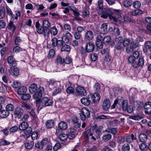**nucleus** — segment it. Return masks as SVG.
Instances as JSON below:
<instances>
[{
    "mask_svg": "<svg viewBox=\"0 0 151 151\" xmlns=\"http://www.w3.org/2000/svg\"><path fill=\"white\" fill-rule=\"evenodd\" d=\"M114 11V17H115L116 19L114 22H116L118 20V21L122 22H124L125 21V17L123 16H122L121 14V11L120 10L113 9Z\"/></svg>",
    "mask_w": 151,
    "mask_h": 151,
    "instance_id": "nucleus-1",
    "label": "nucleus"
},
{
    "mask_svg": "<svg viewBox=\"0 0 151 151\" xmlns=\"http://www.w3.org/2000/svg\"><path fill=\"white\" fill-rule=\"evenodd\" d=\"M44 91V88L43 87H40L38 89L37 91L33 95V98L35 99H37L36 102H39L41 100L40 99Z\"/></svg>",
    "mask_w": 151,
    "mask_h": 151,
    "instance_id": "nucleus-2",
    "label": "nucleus"
},
{
    "mask_svg": "<svg viewBox=\"0 0 151 151\" xmlns=\"http://www.w3.org/2000/svg\"><path fill=\"white\" fill-rule=\"evenodd\" d=\"M114 13L113 9L112 10H108L106 13L101 14V17L104 19H106L108 17L110 20L115 21L116 19L115 17H114Z\"/></svg>",
    "mask_w": 151,
    "mask_h": 151,
    "instance_id": "nucleus-3",
    "label": "nucleus"
},
{
    "mask_svg": "<svg viewBox=\"0 0 151 151\" xmlns=\"http://www.w3.org/2000/svg\"><path fill=\"white\" fill-rule=\"evenodd\" d=\"M75 95H76L85 96L87 94L86 90L83 87L78 86L76 88Z\"/></svg>",
    "mask_w": 151,
    "mask_h": 151,
    "instance_id": "nucleus-4",
    "label": "nucleus"
},
{
    "mask_svg": "<svg viewBox=\"0 0 151 151\" xmlns=\"http://www.w3.org/2000/svg\"><path fill=\"white\" fill-rule=\"evenodd\" d=\"M23 109L20 107L16 108L14 111V117L18 119L20 118L23 114Z\"/></svg>",
    "mask_w": 151,
    "mask_h": 151,
    "instance_id": "nucleus-5",
    "label": "nucleus"
},
{
    "mask_svg": "<svg viewBox=\"0 0 151 151\" xmlns=\"http://www.w3.org/2000/svg\"><path fill=\"white\" fill-rule=\"evenodd\" d=\"M39 102L43 106H49L53 103L52 101L51 100L49 99L47 97L43 98Z\"/></svg>",
    "mask_w": 151,
    "mask_h": 151,
    "instance_id": "nucleus-6",
    "label": "nucleus"
},
{
    "mask_svg": "<svg viewBox=\"0 0 151 151\" xmlns=\"http://www.w3.org/2000/svg\"><path fill=\"white\" fill-rule=\"evenodd\" d=\"M144 60L142 58H139L138 61H137L136 60L132 64V66L134 68H137L139 67H142L144 64Z\"/></svg>",
    "mask_w": 151,
    "mask_h": 151,
    "instance_id": "nucleus-7",
    "label": "nucleus"
},
{
    "mask_svg": "<svg viewBox=\"0 0 151 151\" xmlns=\"http://www.w3.org/2000/svg\"><path fill=\"white\" fill-rule=\"evenodd\" d=\"M94 45L92 42H89L86 43V50L87 52H92L94 49Z\"/></svg>",
    "mask_w": 151,
    "mask_h": 151,
    "instance_id": "nucleus-8",
    "label": "nucleus"
},
{
    "mask_svg": "<svg viewBox=\"0 0 151 151\" xmlns=\"http://www.w3.org/2000/svg\"><path fill=\"white\" fill-rule=\"evenodd\" d=\"M36 30L37 32L40 34H41L44 33L45 36H48L49 35V31H48V29H45L43 27L37 28Z\"/></svg>",
    "mask_w": 151,
    "mask_h": 151,
    "instance_id": "nucleus-9",
    "label": "nucleus"
},
{
    "mask_svg": "<svg viewBox=\"0 0 151 151\" xmlns=\"http://www.w3.org/2000/svg\"><path fill=\"white\" fill-rule=\"evenodd\" d=\"M9 71L10 74L14 76H17L19 74V71L17 68L11 67Z\"/></svg>",
    "mask_w": 151,
    "mask_h": 151,
    "instance_id": "nucleus-10",
    "label": "nucleus"
},
{
    "mask_svg": "<svg viewBox=\"0 0 151 151\" xmlns=\"http://www.w3.org/2000/svg\"><path fill=\"white\" fill-rule=\"evenodd\" d=\"M111 105V103L110 100L108 99H106L104 100L102 108L104 110H106L109 109Z\"/></svg>",
    "mask_w": 151,
    "mask_h": 151,
    "instance_id": "nucleus-11",
    "label": "nucleus"
},
{
    "mask_svg": "<svg viewBox=\"0 0 151 151\" xmlns=\"http://www.w3.org/2000/svg\"><path fill=\"white\" fill-rule=\"evenodd\" d=\"M145 111L146 114H149L151 113V102H147L145 105Z\"/></svg>",
    "mask_w": 151,
    "mask_h": 151,
    "instance_id": "nucleus-12",
    "label": "nucleus"
},
{
    "mask_svg": "<svg viewBox=\"0 0 151 151\" xmlns=\"http://www.w3.org/2000/svg\"><path fill=\"white\" fill-rule=\"evenodd\" d=\"M92 101L93 103H98L100 99V96L99 94L97 93L91 95Z\"/></svg>",
    "mask_w": 151,
    "mask_h": 151,
    "instance_id": "nucleus-13",
    "label": "nucleus"
},
{
    "mask_svg": "<svg viewBox=\"0 0 151 151\" xmlns=\"http://www.w3.org/2000/svg\"><path fill=\"white\" fill-rule=\"evenodd\" d=\"M59 83L58 81L55 80L53 79H49L47 81V85L49 89L52 90L51 88L53 87V86L55 84H56L57 83Z\"/></svg>",
    "mask_w": 151,
    "mask_h": 151,
    "instance_id": "nucleus-14",
    "label": "nucleus"
},
{
    "mask_svg": "<svg viewBox=\"0 0 151 151\" xmlns=\"http://www.w3.org/2000/svg\"><path fill=\"white\" fill-rule=\"evenodd\" d=\"M72 36L71 34L70 33L68 32L64 34L62 36V39L65 43L68 42L69 40L71 38Z\"/></svg>",
    "mask_w": 151,
    "mask_h": 151,
    "instance_id": "nucleus-15",
    "label": "nucleus"
},
{
    "mask_svg": "<svg viewBox=\"0 0 151 151\" xmlns=\"http://www.w3.org/2000/svg\"><path fill=\"white\" fill-rule=\"evenodd\" d=\"M24 130V134L22 135V137L25 138L29 137L32 131V128L30 127H27Z\"/></svg>",
    "mask_w": 151,
    "mask_h": 151,
    "instance_id": "nucleus-16",
    "label": "nucleus"
},
{
    "mask_svg": "<svg viewBox=\"0 0 151 151\" xmlns=\"http://www.w3.org/2000/svg\"><path fill=\"white\" fill-rule=\"evenodd\" d=\"M76 135V130L73 128H71L68 136L69 139H72L75 137Z\"/></svg>",
    "mask_w": 151,
    "mask_h": 151,
    "instance_id": "nucleus-17",
    "label": "nucleus"
},
{
    "mask_svg": "<svg viewBox=\"0 0 151 151\" xmlns=\"http://www.w3.org/2000/svg\"><path fill=\"white\" fill-rule=\"evenodd\" d=\"M7 62L10 66L14 67L17 65V63L12 56L9 57L7 59Z\"/></svg>",
    "mask_w": 151,
    "mask_h": 151,
    "instance_id": "nucleus-18",
    "label": "nucleus"
},
{
    "mask_svg": "<svg viewBox=\"0 0 151 151\" xmlns=\"http://www.w3.org/2000/svg\"><path fill=\"white\" fill-rule=\"evenodd\" d=\"M83 135L85 140L88 141L89 137L93 135V134L91 132V129H89L83 132Z\"/></svg>",
    "mask_w": 151,
    "mask_h": 151,
    "instance_id": "nucleus-19",
    "label": "nucleus"
},
{
    "mask_svg": "<svg viewBox=\"0 0 151 151\" xmlns=\"http://www.w3.org/2000/svg\"><path fill=\"white\" fill-rule=\"evenodd\" d=\"M72 122L75 128H78L81 127V124L79 121V119L76 117L73 118Z\"/></svg>",
    "mask_w": 151,
    "mask_h": 151,
    "instance_id": "nucleus-20",
    "label": "nucleus"
},
{
    "mask_svg": "<svg viewBox=\"0 0 151 151\" xmlns=\"http://www.w3.org/2000/svg\"><path fill=\"white\" fill-rule=\"evenodd\" d=\"M37 89V85L33 83L30 85L29 87V91L30 93H34Z\"/></svg>",
    "mask_w": 151,
    "mask_h": 151,
    "instance_id": "nucleus-21",
    "label": "nucleus"
},
{
    "mask_svg": "<svg viewBox=\"0 0 151 151\" xmlns=\"http://www.w3.org/2000/svg\"><path fill=\"white\" fill-rule=\"evenodd\" d=\"M92 129L97 134L99 135L102 131V127L100 126L98 127L96 125H95L93 127Z\"/></svg>",
    "mask_w": 151,
    "mask_h": 151,
    "instance_id": "nucleus-22",
    "label": "nucleus"
},
{
    "mask_svg": "<svg viewBox=\"0 0 151 151\" xmlns=\"http://www.w3.org/2000/svg\"><path fill=\"white\" fill-rule=\"evenodd\" d=\"M85 38L88 40H92L93 38V35L92 32L91 31H87L85 35Z\"/></svg>",
    "mask_w": 151,
    "mask_h": 151,
    "instance_id": "nucleus-23",
    "label": "nucleus"
},
{
    "mask_svg": "<svg viewBox=\"0 0 151 151\" xmlns=\"http://www.w3.org/2000/svg\"><path fill=\"white\" fill-rule=\"evenodd\" d=\"M9 114V111L6 110H3L0 111V117L5 118L8 116Z\"/></svg>",
    "mask_w": 151,
    "mask_h": 151,
    "instance_id": "nucleus-24",
    "label": "nucleus"
},
{
    "mask_svg": "<svg viewBox=\"0 0 151 151\" xmlns=\"http://www.w3.org/2000/svg\"><path fill=\"white\" fill-rule=\"evenodd\" d=\"M34 145V142L33 141H28L25 144V148L27 149H31Z\"/></svg>",
    "mask_w": 151,
    "mask_h": 151,
    "instance_id": "nucleus-25",
    "label": "nucleus"
},
{
    "mask_svg": "<svg viewBox=\"0 0 151 151\" xmlns=\"http://www.w3.org/2000/svg\"><path fill=\"white\" fill-rule=\"evenodd\" d=\"M45 124L47 127L48 128H52L54 126V122L52 120H48L46 122Z\"/></svg>",
    "mask_w": 151,
    "mask_h": 151,
    "instance_id": "nucleus-26",
    "label": "nucleus"
},
{
    "mask_svg": "<svg viewBox=\"0 0 151 151\" xmlns=\"http://www.w3.org/2000/svg\"><path fill=\"white\" fill-rule=\"evenodd\" d=\"M59 128L61 130H65L67 128V124L65 122H60L58 124Z\"/></svg>",
    "mask_w": 151,
    "mask_h": 151,
    "instance_id": "nucleus-27",
    "label": "nucleus"
},
{
    "mask_svg": "<svg viewBox=\"0 0 151 151\" xmlns=\"http://www.w3.org/2000/svg\"><path fill=\"white\" fill-rule=\"evenodd\" d=\"M136 137H134L133 134H132L131 135H129L127 136L126 137V141L128 143L132 142L134 140L136 139Z\"/></svg>",
    "mask_w": 151,
    "mask_h": 151,
    "instance_id": "nucleus-28",
    "label": "nucleus"
},
{
    "mask_svg": "<svg viewBox=\"0 0 151 151\" xmlns=\"http://www.w3.org/2000/svg\"><path fill=\"white\" fill-rule=\"evenodd\" d=\"M81 112L87 117H89L90 116L89 110L86 108H83L81 110Z\"/></svg>",
    "mask_w": 151,
    "mask_h": 151,
    "instance_id": "nucleus-29",
    "label": "nucleus"
},
{
    "mask_svg": "<svg viewBox=\"0 0 151 151\" xmlns=\"http://www.w3.org/2000/svg\"><path fill=\"white\" fill-rule=\"evenodd\" d=\"M27 90V89L25 86H22L18 89L17 93L19 95H23L26 92Z\"/></svg>",
    "mask_w": 151,
    "mask_h": 151,
    "instance_id": "nucleus-30",
    "label": "nucleus"
},
{
    "mask_svg": "<svg viewBox=\"0 0 151 151\" xmlns=\"http://www.w3.org/2000/svg\"><path fill=\"white\" fill-rule=\"evenodd\" d=\"M28 127V123L25 122H23L21 123L19 127V129L20 130H24Z\"/></svg>",
    "mask_w": 151,
    "mask_h": 151,
    "instance_id": "nucleus-31",
    "label": "nucleus"
},
{
    "mask_svg": "<svg viewBox=\"0 0 151 151\" xmlns=\"http://www.w3.org/2000/svg\"><path fill=\"white\" fill-rule=\"evenodd\" d=\"M81 102L82 104L86 106H88L90 104L91 101L89 100V98L88 99L83 97L81 99Z\"/></svg>",
    "mask_w": 151,
    "mask_h": 151,
    "instance_id": "nucleus-32",
    "label": "nucleus"
},
{
    "mask_svg": "<svg viewBox=\"0 0 151 151\" xmlns=\"http://www.w3.org/2000/svg\"><path fill=\"white\" fill-rule=\"evenodd\" d=\"M128 103L127 101L126 100H124L122 103V106H119V109L122 108L123 111H125L127 110V107Z\"/></svg>",
    "mask_w": 151,
    "mask_h": 151,
    "instance_id": "nucleus-33",
    "label": "nucleus"
},
{
    "mask_svg": "<svg viewBox=\"0 0 151 151\" xmlns=\"http://www.w3.org/2000/svg\"><path fill=\"white\" fill-rule=\"evenodd\" d=\"M140 140L142 142H145L147 140V136L144 133H141L139 136Z\"/></svg>",
    "mask_w": 151,
    "mask_h": 151,
    "instance_id": "nucleus-34",
    "label": "nucleus"
},
{
    "mask_svg": "<svg viewBox=\"0 0 151 151\" xmlns=\"http://www.w3.org/2000/svg\"><path fill=\"white\" fill-rule=\"evenodd\" d=\"M49 31L51 35L54 36L56 35L58 32L57 28L56 27L54 26L51 27Z\"/></svg>",
    "mask_w": 151,
    "mask_h": 151,
    "instance_id": "nucleus-35",
    "label": "nucleus"
},
{
    "mask_svg": "<svg viewBox=\"0 0 151 151\" xmlns=\"http://www.w3.org/2000/svg\"><path fill=\"white\" fill-rule=\"evenodd\" d=\"M21 105L22 107L28 111H29L31 109V106L29 104L25 102H22Z\"/></svg>",
    "mask_w": 151,
    "mask_h": 151,
    "instance_id": "nucleus-36",
    "label": "nucleus"
},
{
    "mask_svg": "<svg viewBox=\"0 0 151 151\" xmlns=\"http://www.w3.org/2000/svg\"><path fill=\"white\" fill-rule=\"evenodd\" d=\"M8 28L9 29L11 30L12 32H14L16 27L13 22L11 21L9 22L8 26Z\"/></svg>",
    "mask_w": 151,
    "mask_h": 151,
    "instance_id": "nucleus-37",
    "label": "nucleus"
},
{
    "mask_svg": "<svg viewBox=\"0 0 151 151\" xmlns=\"http://www.w3.org/2000/svg\"><path fill=\"white\" fill-rule=\"evenodd\" d=\"M5 8L3 6L0 7V19L3 18L5 16Z\"/></svg>",
    "mask_w": 151,
    "mask_h": 151,
    "instance_id": "nucleus-38",
    "label": "nucleus"
},
{
    "mask_svg": "<svg viewBox=\"0 0 151 151\" xmlns=\"http://www.w3.org/2000/svg\"><path fill=\"white\" fill-rule=\"evenodd\" d=\"M105 131L107 133H111L113 134H116L117 132L116 129L115 128H108Z\"/></svg>",
    "mask_w": 151,
    "mask_h": 151,
    "instance_id": "nucleus-39",
    "label": "nucleus"
},
{
    "mask_svg": "<svg viewBox=\"0 0 151 151\" xmlns=\"http://www.w3.org/2000/svg\"><path fill=\"white\" fill-rule=\"evenodd\" d=\"M70 46L65 44H63L61 49L62 51L68 52L70 50Z\"/></svg>",
    "mask_w": 151,
    "mask_h": 151,
    "instance_id": "nucleus-40",
    "label": "nucleus"
},
{
    "mask_svg": "<svg viewBox=\"0 0 151 151\" xmlns=\"http://www.w3.org/2000/svg\"><path fill=\"white\" fill-rule=\"evenodd\" d=\"M139 44L138 42L135 41H132L130 44V48L132 50H134L137 48L139 46Z\"/></svg>",
    "mask_w": 151,
    "mask_h": 151,
    "instance_id": "nucleus-41",
    "label": "nucleus"
},
{
    "mask_svg": "<svg viewBox=\"0 0 151 151\" xmlns=\"http://www.w3.org/2000/svg\"><path fill=\"white\" fill-rule=\"evenodd\" d=\"M142 13V11L141 9H138L132 11V14L133 16H136L141 14Z\"/></svg>",
    "mask_w": 151,
    "mask_h": 151,
    "instance_id": "nucleus-42",
    "label": "nucleus"
},
{
    "mask_svg": "<svg viewBox=\"0 0 151 151\" xmlns=\"http://www.w3.org/2000/svg\"><path fill=\"white\" fill-rule=\"evenodd\" d=\"M43 26L44 28L47 29L51 26L49 21L47 20H45L43 22Z\"/></svg>",
    "mask_w": 151,
    "mask_h": 151,
    "instance_id": "nucleus-43",
    "label": "nucleus"
},
{
    "mask_svg": "<svg viewBox=\"0 0 151 151\" xmlns=\"http://www.w3.org/2000/svg\"><path fill=\"white\" fill-rule=\"evenodd\" d=\"M31 97V95L29 93L23 94L22 96V99L24 101H26L29 99Z\"/></svg>",
    "mask_w": 151,
    "mask_h": 151,
    "instance_id": "nucleus-44",
    "label": "nucleus"
},
{
    "mask_svg": "<svg viewBox=\"0 0 151 151\" xmlns=\"http://www.w3.org/2000/svg\"><path fill=\"white\" fill-rule=\"evenodd\" d=\"M6 109L8 111H12L14 109V106L13 104H9L6 106Z\"/></svg>",
    "mask_w": 151,
    "mask_h": 151,
    "instance_id": "nucleus-45",
    "label": "nucleus"
},
{
    "mask_svg": "<svg viewBox=\"0 0 151 151\" xmlns=\"http://www.w3.org/2000/svg\"><path fill=\"white\" fill-rule=\"evenodd\" d=\"M107 24L106 23H103L101 27V30L104 32L107 31Z\"/></svg>",
    "mask_w": 151,
    "mask_h": 151,
    "instance_id": "nucleus-46",
    "label": "nucleus"
},
{
    "mask_svg": "<svg viewBox=\"0 0 151 151\" xmlns=\"http://www.w3.org/2000/svg\"><path fill=\"white\" fill-rule=\"evenodd\" d=\"M123 151H129L130 150L129 145L127 143L124 144L122 147Z\"/></svg>",
    "mask_w": 151,
    "mask_h": 151,
    "instance_id": "nucleus-47",
    "label": "nucleus"
},
{
    "mask_svg": "<svg viewBox=\"0 0 151 151\" xmlns=\"http://www.w3.org/2000/svg\"><path fill=\"white\" fill-rule=\"evenodd\" d=\"M132 3V1L131 0H127L124 2L123 4L124 5L125 7H129L130 6Z\"/></svg>",
    "mask_w": 151,
    "mask_h": 151,
    "instance_id": "nucleus-48",
    "label": "nucleus"
},
{
    "mask_svg": "<svg viewBox=\"0 0 151 151\" xmlns=\"http://www.w3.org/2000/svg\"><path fill=\"white\" fill-rule=\"evenodd\" d=\"M55 55V51L53 49H50L49 51L48 57V58H53Z\"/></svg>",
    "mask_w": 151,
    "mask_h": 151,
    "instance_id": "nucleus-49",
    "label": "nucleus"
},
{
    "mask_svg": "<svg viewBox=\"0 0 151 151\" xmlns=\"http://www.w3.org/2000/svg\"><path fill=\"white\" fill-rule=\"evenodd\" d=\"M133 6L134 8L138 9L141 6V4L139 1H137L133 3Z\"/></svg>",
    "mask_w": 151,
    "mask_h": 151,
    "instance_id": "nucleus-50",
    "label": "nucleus"
},
{
    "mask_svg": "<svg viewBox=\"0 0 151 151\" xmlns=\"http://www.w3.org/2000/svg\"><path fill=\"white\" fill-rule=\"evenodd\" d=\"M68 137V135L64 134H63L59 135L60 139L62 141L66 140Z\"/></svg>",
    "mask_w": 151,
    "mask_h": 151,
    "instance_id": "nucleus-51",
    "label": "nucleus"
},
{
    "mask_svg": "<svg viewBox=\"0 0 151 151\" xmlns=\"http://www.w3.org/2000/svg\"><path fill=\"white\" fill-rule=\"evenodd\" d=\"M66 91L68 93H75L74 88L71 86L68 87L66 89Z\"/></svg>",
    "mask_w": 151,
    "mask_h": 151,
    "instance_id": "nucleus-52",
    "label": "nucleus"
},
{
    "mask_svg": "<svg viewBox=\"0 0 151 151\" xmlns=\"http://www.w3.org/2000/svg\"><path fill=\"white\" fill-rule=\"evenodd\" d=\"M71 26L70 25L68 24H65L63 26V29L68 32L71 31Z\"/></svg>",
    "mask_w": 151,
    "mask_h": 151,
    "instance_id": "nucleus-53",
    "label": "nucleus"
},
{
    "mask_svg": "<svg viewBox=\"0 0 151 151\" xmlns=\"http://www.w3.org/2000/svg\"><path fill=\"white\" fill-rule=\"evenodd\" d=\"M62 92V90L60 88H56L53 92L52 93V95L54 96L58 93H60Z\"/></svg>",
    "mask_w": 151,
    "mask_h": 151,
    "instance_id": "nucleus-54",
    "label": "nucleus"
},
{
    "mask_svg": "<svg viewBox=\"0 0 151 151\" xmlns=\"http://www.w3.org/2000/svg\"><path fill=\"white\" fill-rule=\"evenodd\" d=\"M6 8L7 14L12 18H14V16L10 8L7 6H6Z\"/></svg>",
    "mask_w": 151,
    "mask_h": 151,
    "instance_id": "nucleus-55",
    "label": "nucleus"
},
{
    "mask_svg": "<svg viewBox=\"0 0 151 151\" xmlns=\"http://www.w3.org/2000/svg\"><path fill=\"white\" fill-rule=\"evenodd\" d=\"M115 41L116 44H122V42H123V39L122 37H118L116 38Z\"/></svg>",
    "mask_w": 151,
    "mask_h": 151,
    "instance_id": "nucleus-56",
    "label": "nucleus"
},
{
    "mask_svg": "<svg viewBox=\"0 0 151 151\" xmlns=\"http://www.w3.org/2000/svg\"><path fill=\"white\" fill-rule=\"evenodd\" d=\"M56 61L58 63L62 64L64 62V59H62L60 56H58L56 58Z\"/></svg>",
    "mask_w": 151,
    "mask_h": 151,
    "instance_id": "nucleus-57",
    "label": "nucleus"
},
{
    "mask_svg": "<svg viewBox=\"0 0 151 151\" xmlns=\"http://www.w3.org/2000/svg\"><path fill=\"white\" fill-rule=\"evenodd\" d=\"M111 37L108 36H106L103 38V42L105 43H108L111 42Z\"/></svg>",
    "mask_w": 151,
    "mask_h": 151,
    "instance_id": "nucleus-58",
    "label": "nucleus"
},
{
    "mask_svg": "<svg viewBox=\"0 0 151 151\" xmlns=\"http://www.w3.org/2000/svg\"><path fill=\"white\" fill-rule=\"evenodd\" d=\"M130 118L136 120H139L142 119V117L138 115L132 116H130Z\"/></svg>",
    "mask_w": 151,
    "mask_h": 151,
    "instance_id": "nucleus-59",
    "label": "nucleus"
},
{
    "mask_svg": "<svg viewBox=\"0 0 151 151\" xmlns=\"http://www.w3.org/2000/svg\"><path fill=\"white\" fill-rule=\"evenodd\" d=\"M115 48L117 50L121 51L123 50V47L121 44H117L115 46Z\"/></svg>",
    "mask_w": 151,
    "mask_h": 151,
    "instance_id": "nucleus-60",
    "label": "nucleus"
},
{
    "mask_svg": "<svg viewBox=\"0 0 151 151\" xmlns=\"http://www.w3.org/2000/svg\"><path fill=\"white\" fill-rule=\"evenodd\" d=\"M145 47L147 49L151 51V42L150 41H147L146 42L145 44Z\"/></svg>",
    "mask_w": 151,
    "mask_h": 151,
    "instance_id": "nucleus-61",
    "label": "nucleus"
},
{
    "mask_svg": "<svg viewBox=\"0 0 151 151\" xmlns=\"http://www.w3.org/2000/svg\"><path fill=\"white\" fill-rule=\"evenodd\" d=\"M71 10L74 13V15L76 17H78L80 15L79 12H78V10L76 9L71 8Z\"/></svg>",
    "mask_w": 151,
    "mask_h": 151,
    "instance_id": "nucleus-62",
    "label": "nucleus"
},
{
    "mask_svg": "<svg viewBox=\"0 0 151 151\" xmlns=\"http://www.w3.org/2000/svg\"><path fill=\"white\" fill-rule=\"evenodd\" d=\"M111 137L112 136L110 134H108L103 136V139L105 141H108Z\"/></svg>",
    "mask_w": 151,
    "mask_h": 151,
    "instance_id": "nucleus-63",
    "label": "nucleus"
},
{
    "mask_svg": "<svg viewBox=\"0 0 151 151\" xmlns=\"http://www.w3.org/2000/svg\"><path fill=\"white\" fill-rule=\"evenodd\" d=\"M19 128L17 126H14L11 127L9 129L11 133H13L16 132L18 129Z\"/></svg>",
    "mask_w": 151,
    "mask_h": 151,
    "instance_id": "nucleus-64",
    "label": "nucleus"
}]
</instances>
